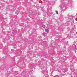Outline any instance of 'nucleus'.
<instances>
[{
  "label": "nucleus",
  "instance_id": "obj_1",
  "mask_svg": "<svg viewBox=\"0 0 77 77\" xmlns=\"http://www.w3.org/2000/svg\"><path fill=\"white\" fill-rule=\"evenodd\" d=\"M45 31L47 32V33H48V32H49V30L48 29H45Z\"/></svg>",
  "mask_w": 77,
  "mask_h": 77
},
{
  "label": "nucleus",
  "instance_id": "obj_2",
  "mask_svg": "<svg viewBox=\"0 0 77 77\" xmlns=\"http://www.w3.org/2000/svg\"><path fill=\"white\" fill-rule=\"evenodd\" d=\"M42 35H43V36H45V33H42Z\"/></svg>",
  "mask_w": 77,
  "mask_h": 77
},
{
  "label": "nucleus",
  "instance_id": "obj_3",
  "mask_svg": "<svg viewBox=\"0 0 77 77\" xmlns=\"http://www.w3.org/2000/svg\"><path fill=\"white\" fill-rule=\"evenodd\" d=\"M56 13L57 14H58V12L57 11H56Z\"/></svg>",
  "mask_w": 77,
  "mask_h": 77
},
{
  "label": "nucleus",
  "instance_id": "obj_4",
  "mask_svg": "<svg viewBox=\"0 0 77 77\" xmlns=\"http://www.w3.org/2000/svg\"><path fill=\"white\" fill-rule=\"evenodd\" d=\"M43 28H44V27H45V25H43Z\"/></svg>",
  "mask_w": 77,
  "mask_h": 77
},
{
  "label": "nucleus",
  "instance_id": "obj_5",
  "mask_svg": "<svg viewBox=\"0 0 77 77\" xmlns=\"http://www.w3.org/2000/svg\"><path fill=\"white\" fill-rule=\"evenodd\" d=\"M77 33V32H76V33Z\"/></svg>",
  "mask_w": 77,
  "mask_h": 77
}]
</instances>
